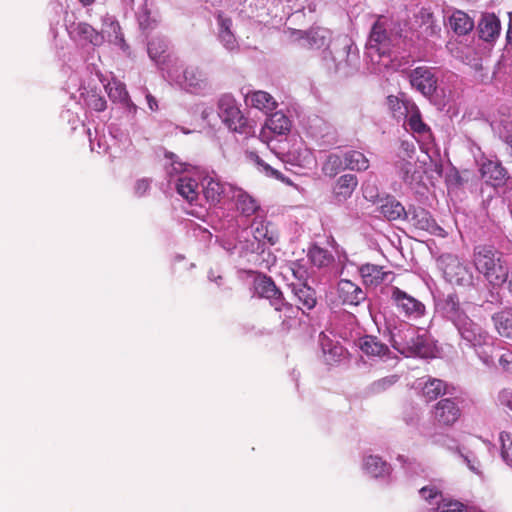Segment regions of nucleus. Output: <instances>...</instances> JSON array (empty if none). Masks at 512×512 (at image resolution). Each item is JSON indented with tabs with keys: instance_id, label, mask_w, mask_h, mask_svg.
I'll return each instance as SVG.
<instances>
[{
	"instance_id": "14",
	"label": "nucleus",
	"mask_w": 512,
	"mask_h": 512,
	"mask_svg": "<svg viewBox=\"0 0 512 512\" xmlns=\"http://www.w3.org/2000/svg\"><path fill=\"white\" fill-rule=\"evenodd\" d=\"M404 220L409 221L417 229L428 231L435 235H443L444 230L437 225L430 213L421 207H410Z\"/></svg>"
},
{
	"instance_id": "11",
	"label": "nucleus",
	"mask_w": 512,
	"mask_h": 512,
	"mask_svg": "<svg viewBox=\"0 0 512 512\" xmlns=\"http://www.w3.org/2000/svg\"><path fill=\"white\" fill-rule=\"evenodd\" d=\"M460 400L444 398L436 403L433 410L435 421L441 426H452L461 416Z\"/></svg>"
},
{
	"instance_id": "37",
	"label": "nucleus",
	"mask_w": 512,
	"mask_h": 512,
	"mask_svg": "<svg viewBox=\"0 0 512 512\" xmlns=\"http://www.w3.org/2000/svg\"><path fill=\"white\" fill-rule=\"evenodd\" d=\"M447 385L444 381L437 378H429L422 387V394L427 401L437 399L446 393Z\"/></svg>"
},
{
	"instance_id": "5",
	"label": "nucleus",
	"mask_w": 512,
	"mask_h": 512,
	"mask_svg": "<svg viewBox=\"0 0 512 512\" xmlns=\"http://www.w3.org/2000/svg\"><path fill=\"white\" fill-rule=\"evenodd\" d=\"M218 115L225 126L233 132L250 136L255 133L254 127L244 117L236 100L231 95H223L218 102Z\"/></svg>"
},
{
	"instance_id": "16",
	"label": "nucleus",
	"mask_w": 512,
	"mask_h": 512,
	"mask_svg": "<svg viewBox=\"0 0 512 512\" xmlns=\"http://www.w3.org/2000/svg\"><path fill=\"white\" fill-rule=\"evenodd\" d=\"M337 71L343 70L346 74L351 70L358 68L359 56L356 49H352V45L345 41L342 46L332 55Z\"/></svg>"
},
{
	"instance_id": "21",
	"label": "nucleus",
	"mask_w": 512,
	"mask_h": 512,
	"mask_svg": "<svg viewBox=\"0 0 512 512\" xmlns=\"http://www.w3.org/2000/svg\"><path fill=\"white\" fill-rule=\"evenodd\" d=\"M406 112L403 115L405 119L404 124L407 129L419 136L426 137L430 134V128L422 121L421 113L415 103H408Z\"/></svg>"
},
{
	"instance_id": "51",
	"label": "nucleus",
	"mask_w": 512,
	"mask_h": 512,
	"mask_svg": "<svg viewBox=\"0 0 512 512\" xmlns=\"http://www.w3.org/2000/svg\"><path fill=\"white\" fill-rule=\"evenodd\" d=\"M497 403L505 408H508L512 411V389L504 388L502 389L497 396Z\"/></svg>"
},
{
	"instance_id": "41",
	"label": "nucleus",
	"mask_w": 512,
	"mask_h": 512,
	"mask_svg": "<svg viewBox=\"0 0 512 512\" xmlns=\"http://www.w3.org/2000/svg\"><path fill=\"white\" fill-rule=\"evenodd\" d=\"M137 19L140 28L144 31L153 29L156 25V17L153 15L151 5H149L148 1H145L139 7Z\"/></svg>"
},
{
	"instance_id": "54",
	"label": "nucleus",
	"mask_w": 512,
	"mask_h": 512,
	"mask_svg": "<svg viewBox=\"0 0 512 512\" xmlns=\"http://www.w3.org/2000/svg\"><path fill=\"white\" fill-rule=\"evenodd\" d=\"M328 346V344L322 342V349L325 354L328 352L333 358L340 357L343 354V348L341 346L335 345L329 349L327 348Z\"/></svg>"
},
{
	"instance_id": "12",
	"label": "nucleus",
	"mask_w": 512,
	"mask_h": 512,
	"mask_svg": "<svg viewBox=\"0 0 512 512\" xmlns=\"http://www.w3.org/2000/svg\"><path fill=\"white\" fill-rule=\"evenodd\" d=\"M203 194L210 205H217L229 199L235 186L221 182L217 177L206 176L202 180Z\"/></svg>"
},
{
	"instance_id": "8",
	"label": "nucleus",
	"mask_w": 512,
	"mask_h": 512,
	"mask_svg": "<svg viewBox=\"0 0 512 512\" xmlns=\"http://www.w3.org/2000/svg\"><path fill=\"white\" fill-rule=\"evenodd\" d=\"M255 291L260 297L268 299L276 311L284 312L286 317H291L293 306L285 301L282 292L270 277H258L255 280Z\"/></svg>"
},
{
	"instance_id": "47",
	"label": "nucleus",
	"mask_w": 512,
	"mask_h": 512,
	"mask_svg": "<svg viewBox=\"0 0 512 512\" xmlns=\"http://www.w3.org/2000/svg\"><path fill=\"white\" fill-rule=\"evenodd\" d=\"M419 493L423 499L428 501L429 503H437L439 504L440 500H442V495L440 491L435 486H425L419 490Z\"/></svg>"
},
{
	"instance_id": "13",
	"label": "nucleus",
	"mask_w": 512,
	"mask_h": 512,
	"mask_svg": "<svg viewBox=\"0 0 512 512\" xmlns=\"http://www.w3.org/2000/svg\"><path fill=\"white\" fill-rule=\"evenodd\" d=\"M291 121L282 112L271 114L265 121L264 127L261 129L259 138L264 143H269L274 135H284L290 131Z\"/></svg>"
},
{
	"instance_id": "19",
	"label": "nucleus",
	"mask_w": 512,
	"mask_h": 512,
	"mask_svg": "<svg viewBox=\"0 0 512 512\" xmlns=\"http://www.w3.org/2000/svg\"><path fill=\"white\" fill-rule=\"evenodd\" d=\"M360 350L368 357H377L381 360L390 358V350L386 344L376 336L366 335L359 339Z\"/></svg>"
},
{
	"instance_id": "40",
	"label": "nucleus",
	"mask_w": 512,
	"mask_h": 512,
	"mask_svg": "<svg viewBox=\"0 0 512 512\" xmlns=\"http://www.w3.org/2000/svg\"><path fill=\"white\" fill-rule=\"evenodd\" d=\"M345 160L344 155L340 156L338 154H330L327 156L325 162L322 166V171L326 176L334 177L340 171L345 170Z\"/></svg>"
},
{
	"instance_id": "31",
	"label": "nucleus",
	"mask_w": 512,
	"mask_h": 512,
	"mask_svg": "<svg viewBox=\"0 0 512 512\" xmlns=\"http://www.w3.org/2000/svg\"><path fill=\"white\" fill-rule=\"evenodd\" d=\"M395 169L398 176L406 185L412 186L413 183L417 182L420 178L419 173L416 171L415 163L405 158L396 161Z\"/></svg>"
},
{
	"instance_id": "25",
	"label": "nucleus",
	"mask_w": 512,
	"mask_h": 512,
	"mask_svg": "<svg viewBox=\"0 0 512 512\" xmlns=\"http://www.w3.org/2000/svg\"><path fill=\"white\" fill-rule=\"evenodd\" d=\"M147 51L151 60L164 70L163 66L170 58L167 54L168 42L162 37H154L148 42Z\"/></svg>"
},
{
	"instance_id": "61",
	"label": "nucleus",
	"mask_w": 512,
	"mask_h": 512,
	"mask_svg": "<svg viewBox=\"0 0 512 512\" xmlns=\"http://www.w3.org/2000/svg\"><path fill=\"white\" fill-rule=\"evenodd\" d=\"M84 5H90L94 2V0H80Z\"/></svg>"
},
{
	"instance_id": "1",
	"label": "nucleus",
	"mask_w": 512,
	"mask_h": 512,
	"mask_svg": "<svg viewBox=\"0 0 512 512\" xmlns=\"http://www.w3.org/2000/svg\"><path fill=\"white\" fill-rule=\"evenodd\" d=\"M468 303L461 302L456 294H448L436 302V309L452 325L466 347L475 351L487 367L496 366L512 374V349L494 345L493 337L481 325L472 320L467 311Z\"/></svg>"
},
{
	"instance_id": "32",
	"label": "nucleus",
	"mask_w": 512,
	"mask_h": 512,
	"mask_svg": "<svg viewBox=\"0 0 512 512\" xmlns=\"http://www.w3.org/2000/svg\"><path fill=\"white\" fill-rule=\"evenodd\" d=\"M449 24L451 29L458 35H466L474 27V21L468 14L460 10L453 12L449 18Z\"/></svg>"
},
{
	"instance_id": "9",
	"label": "nucleus",
	"mask_w": 512,
	"mask_h": 512,
	"mask_svg": "<svg viewBox=\"0 0 512 512\" xmlns=\"http://www.w3.org/2000/svg\"><path fill=\"white\" fill-rule=\"evenodd\" d=\"M391 300L397 311L407 319L417 320L425 315V305L396 286L391 288Z\"/></svg>"
},
{
	"instance_id": "15",
	"label": "nucleus",
	"mask_w": 512,
	"mask_h": 512,
	"mask_svg": "<svg viewBox=\"0 0 512 512\" xmlns=\"http://www.w3.org/2000/svg\"><path fill=\"white\" fill-rule=\"evenodd\" d=\"M217 39L222 46L229 52H235L239 49L238 41L232 31L233 21L223 13H218L216 17Z\"/></svg>"
},
{
	"instance_id": "20",
	"label": "nucleus",
	"mask_w": 512,
	"mask_h": 512,
	"mask_svg": "<svg viewBox=\"0 0 512 512\" xmlns=\"http://www.w3.org/2000/svg\"><path fill=\"white\" fill-rule=\"evenodd\" d=\"M229 200L235 202L237 210L246 217L255 214L260 208L256 199L239 187H234Z\"/></svg>"
},
{
	"instance_id": "64",
	"label": "nucleus",
	"mask_w": 512,
	"mask_h": 512,
	"mask_svg": "<svg viewBox=\"0 0 512 512\" xmlns=\"http://www.w3.org/2000/svg\"><path fill=\"white\" fill-rule=\"evenodd\" d=\"M398 459H399L400 461H403V460H404V457H403V456H399V457H398Z\"/></svg>"
},
{
	"instance_id": "48",
	"label": "nucleus",
	"mask_w": 512,
	"mask_h": 512,
	"mask_svg": "<svg viewBox=\"0 0 512 512\" xmlns=\"http://www.w3.org/2000/svg\"><path fill=\"white\" fill-rule=\"evenodd\" d=\"M463 504L458 501H442L437 505L436 512H466Z\"/></svg>"
},
{
	"instance_id": "34",
	"label": "nucleus",
	"mask_w": 512,
	"mask_h": 512,
	"mask_svg": "<svg viewBox=\"0 0 512 512\" xmlns=\"http://www.w3.org/2000/svg\"><path fill=\"white\" fill-rule=\"evenodd\" d=\"M71 33L80 40L86 41L94 46H98L103 42V36L87 23L76 24Z\"/></svg>"
},
{
	"instance_id": "55",
	"label": "nucleus",
	"mask_w": 512,
	"mask_h": 512,
	"mask_svg": "<svg viewBox=\"0 0 512 512\" xmlns=\"http://www.w3.org/2000/svg\"><path fill=\"white\" fill-rule=\"evenodd\" d=\"M150 183L147 179H140L135 184V193L139 196H142L149 189Z\"/></svg>"
},
{
	"instance_id": "49",
	"label": "nucleus",
	"mask_w": 512,
	"mask_h": 512,
	"mask_svg": "<svg viewBox=\"0 0 512 512\" xmlns=\"http://www.w3.org/2000/svg\"><path fill=\"white\" fill-rule=\"evenodd\" d=\"M461 457L463 458L464 462L467 464L468 468L475 474L481 475L482 474V466L478 458L475 456L474 453L469 452L467 454H461Z\"/></svg>"
},
{
	"instance_id": "63",
	"label": "nucleus",
	"mask_w": 512,
	"mask_h": 512,
	"mask_svg": "<svg viewBox=\"0 0 512 512\" xmlns=\"http://www.w3.org/2000/svg\"><path fill=\"white\" fill-rule=\"evenodd\" d=\"M431 33H434V27H432V24L430 25Z\"/></svg>"
},
{
	"instance_id": "38",
	"label": "nucleus",
	"mask_w": 512,
	"mask_h": 512,
	"mask_svg": "<svg viewBox=\"0 0 512 512\" xmlns=\"http://www.w3.org/2000/svg\"><path fill=\"white\" fill-rule=\"evenodd\" d=\"M306 41L311 48L320 49L326 46L329 42V31L324 28H311L305 32Z\"/></svg>"
},
{
	"instance_id": "10",
	"label": "nucleus",
	"mask_w": 512,
	"mask_h": 512,
	"mask_svg": "<svg viewBox=\"0 0 512 512\" xmlns=\"http://www.w3.org/2000/svg\"><path fill=\"white\" fill-rule=\"evenodd\" d=\"M409 81L413 88L426 97L436 92L438 79L433 68L421 66L413 69L409 73Z\"/></svg>"
},
{
	"instance_id": "39",
	"label": "nucleus",
	"mask_w": 512,
	"mask_h": 512,
	"mask_svg": "<svg viewBox=\"0 0 512 512\" xmlns=\"http://www.w3.org/2000/svg\"><path fill=\"white\" fill-rule=\"evenodd\" d=\"M346 169L363 171L368 169L369 161L365 155L359 151L351 150L344 153Z\"/></svg>"
},
{
	"instance_id": "33",
	"label": "nucleus",
	"mask_w": 512,
	"mask_h": 512,
	"mask_svg": "<svg viewBox=\"0 0 512 512\" xmlns=\"http://www.w3.org/2000/svg\"><path fill=\"white\" fill-rule=\"evenodd\" d=\"M381 214L388 220L403 219L407 216L404 206L394 197H388L380 206Z\"/></svg>"
},
{
	"instance_id": "46",
	"label": "nucleus",
	"mask_w": 512,
	"mask_h": 512,
	"mask_svg": "<svg viewBox=\"0 0 512 512\" xmlns=\"http://www.w3.org/2000/svg\"><path fill=\"white\" fill-rule=\"evenodd\" d=\"M501 455L503 460L512 466V435L508 432L500 434Z\"/></svg>"
},
{
	"instance_id": "6",
	"label": "nucleus",
	"mask_w": 512,
	"mask_h": 512,
	"mask_svg": "<svg viewBox=\"0 0 512 512\" xmlns=\"http://www.w3.org/2000/svg\"><path fill=\"white\" fill-rule=\"evenodd\" d=\"M438 265L442 269L445 279L450 283L460 286L473 284L471 267L461 262L457 256L443 254L438 258Z\"/></svg>"
},
{
	"instance_id": "62",
	"label": "nucleus",
	"mask_w": 512,
	"mask_h": 512,
	"mask_svg": "<svg viewBox=\"0 0 512 512\" xmlns=\"http://www.w3.org/2000/svg\"><path fill=\"white\" fill-rule=\"evenodd\" d=\"M120 43H121L122 48H124V46H125L126 44H125V41H124V39H123L122 37L120 38Z\"/></svg>"
},
{
	"instance_id": "7",
	"label": "nucleus",
	"mask_w": 512,
	"mask_h": 512,
	"mask_svg": "<svg viewBox=\"0 0 512 512\" xmlns=\"http://www.w3.org/2000/svg\"><path fill=\"white\" fill-rule=\"evenodd\" d=\"M167 75L181 88L191 93H203L210 88L207 75L195 66L186 67L181 74L177 70L167 69Z\"/></svg>"
},
{
	"instance_id": "28",
	"label": "nucleus",
	"mask_w": 512,
	"mask_h": 512,
	"mask_svg": "<svg viewBox=\"0 0 512 512\" xmlns=\"http://www.w3.org/2000/svg\"><path fill=\"white\" fill-rule=\"evenodd\" d=\"M491 320L495 331L500 337L512 340V309L494 313Z\"/></svg>"
},
{
	"instance_id": "23",
	"label": "nucleus",
	"mask_w": 512,
	"mask_h": 512,
	"mask_svg": "<svg viewBox=\"0 0 512 512\" xmlns=\"http://www.w3.org/2000/svg\"><path fill=\"white\" fill-rule=\"evenodd\" d=\"M292 292L297 300L298 309L311 310L317 303L316 292L306 283L292 284Z\"/></svg>"
},
{
	"instance_id": "56",
	"label": "nucleus",
	"mask_w": 512,
	"mask_h": 512,
	"mask_svg": "<svg viewBox=\"0 0 512 512\" xmlns=\"http://www.w3.org/2000/svg\"><path fill=\"white\" fill-rule=\"evenodd\" d=\"M90 105L96 111H103L106 108V101L102 97L92 96Z\"/></svg>"
},
{
	"instance_id": "50",
	"label": "nucleus",
	"mask_w": 512,
	"mask_h": 512,
	"mask_svg": "<svg viewBox=\"0 0 512 512\" xmlns=\"http://www.w3.org/2000/svg\"><path fill=\"white\" fill-rule=\"evenodd\" d=\"M252 156L254 157L255 162L258 165V167L261 168L262 171L267 176L283 180L282 174L278 170L272 168L269 164L265 163L258 155L252 154Z\"/></svg>"
},
{
	"instance_id": "17",
	"label": "nucleus",
	"mask_w": 512,
	"mask_h": 512,
	"mask_svg": "<svg viewBox=\"0 0 512 512\" xmlns=\"http://www.w3.org/2000/svg\"><path fill=\"white\" fill-rule=\"evenodd\" d=\"M338 296L344 304L358 306L367 299V294L350 280L342 279L338 283Z\"/></svg>"
},
{
	"instance_id": "58",
	"label": "nucleus",
	"mask_w": 512,
	"mask_h": 512,
	"mask_svg": "<svg viewBox=\"0 0 512 512\" xmlns=\"http://www.w3.org/2000/svg\"><path fill=\"white\" fill-rule=\"evenodd\" d=\"M508 16H509V25H508L506 38H507L508 44L512 46V12L508 13Z\"/></svg>"
},
{
	"instance_id": "44",
	"label": "nucleus",
	"mask_w": 512,
	"mask_h": 512,
	"mask_svg": "<svg viewBox=\"0 0 512 512\" xmlns=\"http://www.w3.org/2000/svg\"><path fill=\"white\" fill-rule=\"evenodd\" d=\"M399 379L400 377L397 374L385 376L381 379L372 382L369 385L368 390L372 394L382 393L391 388L393 385H395L399 381Z\"/></svg>"
},
{
	"instance_id": "22",
	"label": "nucleus",
	"mask_w": 512,
	"mask_h": 512,
	"mask_svg": "<svg viewBox=\"0 0 512 512\" xmlns=\"http://www.w3.org/2000/svg\"><path fill=\"white\" fill-rule=\"evenodd\" d=\"M501 24L495 14H484L478 24V33L481 39L492 42L499 37Z\"/></svg>"
},
{
	"instance_id": "52",
	"label": "nucleus",
	"mask_w": 512,
	"mask_h": 512,
	"mask_svg": "<svg viewBox=\"0 0 512 512\" xmlns=\"http://www.w3.org/2000/svg\"><path fill=\"white\" fill-rule=\"evenodd\" d=\"M167 158L171 160V170L169 173L175 172L180 173L186 170V163L179 160V157L173 153H169L166 155Z\"/></svg>"
},
{
	"instance_id": "45",
	"label": "nucleus",
	"mask_w": 512,
	"mask_h": 512,
	"mask_svg": "<svg viewBox=\"0 0 512 512\" xmlns=\"http://www.w3.org/2000/svg\"><path fill=\"white\" fill-rule=\"evenodd\" d=\"M387 102L389 108L393 111L394 116L397 118L403 117L406 112V107L408 103H413L408 99H400L397 96L390 95L387 98Z\"/></svg>"
},
{
	"instance_id": "36",
	"label": "nucleus",
	"mask_w": 512,
	"mask_h": 512,
	"mask_svg": "<svg viewBox=\"0 0 512 512\" xmlns=\"http://www.w3.org/2000/svg\"><path fill=\"white\" fill-rule=\"evenodd\" d=\"M482 176L486 179H491L501 182L506 178V169L497 160H487L481 166Z\"/></svg>"
},
{
	"instance_id": "59",
	"label": "nucleus",
	"mask_w": 512,
	"mask_h": 512,
	"mask_svg": "<svg viewBox=\"0 0 512 512\" xmlns=\"http://www.w3.org/2000/svg\"><path fill=\"white\" fill-rule=\"evenodd\" d=\"M293 274L300 280L306 277V271L301 268H298L297 270L293 269Z\"/></svg>"
},
{
	"instance_id": "53",
	"label": "nucleus",
	"mask_w": 512,
	"mask_h": 512,
	"mask_svg": "<svg viewBox=\"0 0 512 512\" xmlns=\"http://www.w3.org/2000/svg\"><path fill=\"white\" fill-rule=\"evenodd\" d=\"M400 152L403 153L406 157L411 158L415 153L414 143L409 141H402L400 145Z\"/></svg>"
},
{
	"instance_id": "43",
	"label": "nucleus",
	"mask_w": 512,
	"mask_h": 512,
	"mask_svg": "<svg viewBox=\"0 0 512 512\" xmlns=\"http://www.w3.org/2000/svg\"><path fill=\"white\" fill-rule=\"evenodd\" d=\"M493 130L512 148V120L503 118L492 123Z\"/></svg>"
},
{
	"instance_id": "27",
	"label": "nucleus",
	"mask_w": 512,
	"mask_h": 512,
	"mask_svg": "<svg viewBox=\"0 0 512 512\" xmlns=\"http://www.w3.org/2000/svg\"><path fill=\"white\" fill-rule=\"evenodd\" d=\"M358 181L355 175L345 174L339 177L334 185L333 194L338 202H344L351 197L357 187Z\"/></svg>"
},
{
	"instance_id": "35",
	"label": "nucleus",
	"mask_w": 512,
	"mask_h": 512,
	"mask_svg": "<svg viewBox=\"0 0 512 512\" xmlns=\"http://www.w3.org/2000/svg\"><path fill=\"white\" fill-rule=\"evenodd\" d=\"M198 183L189 177H179L176 182L177 192L188 202L192 203L198 197Z\"/></svg>"
},
{
	"instance_id": "57",
	"label": "nucleus",
	"mask_w": 512,
	"mask_h": 512,
	"mask_svg": "<svg viewBox=\"0 0 512 512\" xmlns=\"http://www.w3.org/2000/svg\"><path fill=\"white\" fill-rule=\"evenodd\" d=\"M146 99H147V104H148L150 110L156 111L158 109V104H157L156 99L151 94H147Z\"/></svg>"
},
{
	"instance_id": "26",
	"label": "nucleus",
	"mask_w": 512,
	"mask_h": 512,
	"mask_svg": "<svg viewBox=\"0 0 512 512\" xmlns=\"http://www.w3.org/2000/svg\"><path fill=\"white\" fill-rule=\"evenodd\" d=\"M359 273L366 285L377 286L385 281H389L392 275L390 271H384L383 267L374 264H365L359 268Z\"/></svg>"
},
{
	"instance_id": "2",
	"label": "nucleus",
	"mask_w": 512,
	"mask_h": 512,
	"mask_svg": "<svg viewBox=\"0 0 512 512\" xmlns=\"http://www.w3.org/2000/svg\"><path fill=\"white\" fill-rule=\"evenodd\" d=\"M401 38L397 25L385 17H379L373 24L366 45V57L370 61L371 73L380 74L391 62V48Z\"/></svg>"
},
{
	"instance_id": "3",
	"label": "nucleus",
	"mask_w": 512,
	"mask_h": 512,
	"mask_svg": "<svg viewBox=\"0 0 512 512\" xmlns=\"http://www.w3.org/2000/svg\"><path fill=\"white\" fill-rule=\"evenodd\" d=\"M392 347L405 357L429 358L434 345L426 331L408 323H401L390 330Z\"/></svg>"
},
{
	"instance_id": "4",
	"label": "nucleus",
	"mask_w": 512,
	"mask_h": 512,
	"mask_svg": "<svg viewBox=\"0 0 512 512\" xmlns=\"http://www.w3.org/2000/svg\"><path fill=\"white\" fill-rule=\"evenodd\" d=\"M474 264L491 284L501 285L506 282L508 267L501 260V254L493 247L478 246L474 253Z\"/></svg>"
},
{
	"instance_id": "30",
	"label": "nucleus",
	"mask_w": 512,
	"mask_h": 512,
	"mask_svg": "<svg viewBox=\"0 0 512 512\" xmlns=\"http://www.w3.org/2000/svg\"><path fill=\"white\" fill-rule=\"evenodd\" d=\"M246 102L266 113L277 107V102L274 98L269 93L261 90L249 93L246 96Z\"/></svg>"
},
{
	"instance_id": "60",
	"label": "nucleus",
	"mask_w": 512,
	"mask_h": 512,
	"mask_svg": "<svg viewBox=\"0 0 512 512\" xmlns=\"http://www.w3.org/2000/svg\"><path fill=\"white\" fill-rule=\"evenodd\" d=\"M508 282V290L512 293V272H511V275L507 277V280Z\"/></svg>"
},
{
	"instance_id": "18",
	"label": "nucleus",
	"mask_w": 512,
	"mask_h": 512,
	"mask_svg": "<svg viewBox=\"0 0 512 512\" xmlns=\"http://www.w3.org/2000/svg\"><path fill=\"white\" fill-rule=\"evenodd\" d=\"M251 228L253 237L257 241V247H253L252 251L263 250L262 245L265 243L274 245L278 241V235L269 222L255 219Z\"/></svg>"
},
{
	"instance_id": "42",
	"label": "nucleus",
	"mask_w": 512,
	"mask_h": 512,
	"mask_svg": "<svg viewBox=\"0 0 512 512\" xmlns=\"http://www.w3.org/2000/svg\"><path fill=\"white\" fill-rule=\"evenodd\" d=\"M311 263L316 267H326L333 261V256L326 249L318 246L310 248L308 253Z\"/></svg>"
},
{
	"instance_id": "24",
	"label": "nucleus",
	"mask_w": 512,
	"mask_h": 512,
	"mask_svg": "<svg viewBox=\"0 0 512 512\" xmlns=\"http://www.w3.org/2000/svg\"><path fill=\"white\" fill-rule=\"evenodd\" d=\"M105 90L113 102H119L123 104L129 112L133 114L136 113L137 106L130 101L128 92L123 83L116 80L108 82V84L105 85Z\"/></svg>"
},
{
	"instance_id": "29",
	"label": "nucleus",
	"mask_w": 512,
	"mask_h": 512,
	"mask_svg": "<svg viewBox=\"0 0 512 512\" xmlns=\"http://www.w3.org/2000/svg\"><path fill=\"white\" fill-rule=\"evenodd\" d=\"M363 470L373 478H384L390 472L389 464L377 455H368L363 459Z\"/></svg>"
}]
</instances>
